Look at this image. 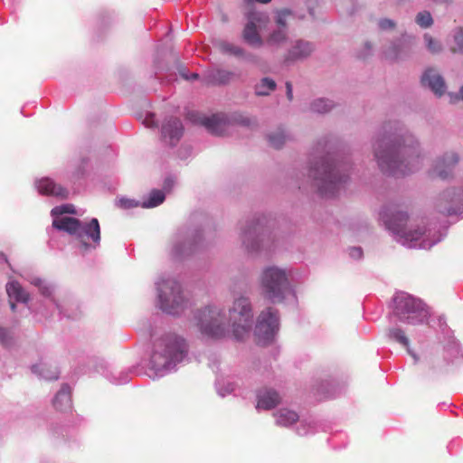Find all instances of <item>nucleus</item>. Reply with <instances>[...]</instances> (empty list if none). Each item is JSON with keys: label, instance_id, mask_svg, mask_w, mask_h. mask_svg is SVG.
Here are the masks:
<instances>
[{"label": "nucleus", "instance_id": "22", "mask_svg": "<svg viewBox=\"0 0 463 463\" xmlns=\"http://www.w3.org/2000/svg\"><path fill=\"white\" fill-rule=\"evenodd\" d=\"M234 77V73L226 70H215L208 73L206 81L212 85H222L229 83Z\"/></svg>", "mask_w": 463, "mask_h": 463}, {"label": "nucleus", "instance_id": "23", "mask_svg": "<svg viewBox=\"0 0 463 463\" xmlns=\"http://www.w3.org/2000/svg\"><path fill=\"white\" fill-rule=\"evenodd\" d=\"M276 423L281 427H288L298 420V415L294 411L280 409L274 413Z\"/></svg>", "mask_w": 463, "mask_h": 463}, {"label": "nucleus", "instance_id": "39", "mask_svg": "<svg viewBox=\"0 0 463 463\" xmlns=\"http://www.w3.org/2000/svg\"><path fill=\"white\" fill-rule=\"evenodd\" d=\"M52 214H63V213L74 214V213H76V211H75V208L73 205L66 204V205L55 207L54 209H52Z\"/></svg>", "mask_w": 463, "mask_h": 463}, {"label": "nucleus", "instance_id": "46", "mask_svg": "<svg viewBox=\"0 0 463 463\" xmlns=\"http://www.w3.org/2000/svg\"><path fill=\"white\" fill-rule=\"evenodd\" d=\"M181 75L183 76V78H184L185 80H197L199 78V74L198 73H191L190 75H187L184 72H181Z\"/></svg>", "mask_w": 463, "mask_h": 463}, {"label": "nucleus", "instance_id": "10", "mask_svg": "<svg viewBox=\"0 0 463 463\" xmlns=\"http://www.w3.org/2000/svg\"><path fill=\"white\" fill-rule=\"evenodd\" d=\"M279 330L278 311L272 307L260 312L258 317L254 335L258 345L269 344Z\"/></svg>", "mask_w": 463, "mask_h": 463}, {"label": "nucleus", "instance_id": "37", "mask_svg": "<svg viewBox=\"0 0 463 463\" xmlns=\"http://www.w3.org/2000/svg\"><path fill=\"white\" fill-rule=\"evenodd\" d=\"M424 39L429 51L432 53H438L441 50L440 44L429 34H425Z\"/></svg>", "mask_w": 463, "mask_h": 463}, {"label": "nucleus", "instance_id": "14", "mask_svg": "<svg viewBox=\"0 0 463 463\" xmlns=\"http://www.w3.org/2000/svg\"><path fill=\"white\" fill-rule=\"evenodd\" d=\"M184 128L179 118H171L162 126V136L169 145H175L183 136Z\"/></svg>", "mask_w": 463, "mask_h": 463}, {"label": "nucleus", "instance_id": "17", "mask_svg": "<svg viewBox=\"0 0 463 463\" xmlns=\"http://www.w3.org/2000/svg\"><path fill=\"white\" fill-rule=\"evenodd\" d=\"M281 398L279 392L273 389H263L258 393V407L264 410H271L279 405Z\"/></svg>", "mask_w": 463, "mask_h": 463}, {"label": "nucleus", "instance_id": "36", "mask_svg": "<svg viewBox=\"0 0 463 463\" xmlns=\"http://www.w3.org/2000/svg\"><path fill=\"white\" fill-rule=\"evenodd\" d=\"M290 14L291 13L288 10H282L278 13L276 23L279 26V29L287 30V20Z\"/></svg>", "mask_w": 463, "mask_h": 463}, {"label": "nucleus", "instance_id": "25", "mask_svg": "<svg viewBox=\"0 0 463 463\" xmlns=\"http://www.w3.org/2000/svg\"><path fill=\"white\" fill-rule=\"evenodd\" d=\"M288 32L285 29H277L271 32L264 43L273 48L281 47L288 41Z\"/></svg>", "mask_w": 463, "mask_h": 463}, {"label": "nucleus", "instance_id": "48", "mask_svg": "<svg viewBox=\"0 0 463 463\" xmlns=\"http://www.w3.org/2000/svg\"><path fill=\"white\" fill-rule=\"evenodd\" d=\"M10 307H11L12 311H14L16 305L14 302L10 301Z\"/></svg>", "mask_w": 463, "mask_h": 463}, {"label": "nucleus", "instance_id": "34", "mask_svg": "<svg viewBox=\"0 0 463 463\" xmlns=\"http://www.w3.org/2000/svg\"><path fill=\"white\" fill-rule=\"evenodd\" d=\"M390 336L404 347H409V339L402 329L394 328L390 330Z\"/></svg>", "mask_w": 463, "mask_h": 463}, {"label": "nucleus", "instance_id": "12", "mask_svg": "<svg viewBox=\"0 0 463 463\" xmlns=\"http://www.w3.org/2000/svg\"><path fill=\"white\" fill-rule=\"evenodd\" d=\"M247 23L242 30L243 41L251 47L260 48L263 46L264 40L260 32L266 27L268 16L260 12L250 11L247 14Z\"/></svg>", "mask_w": 463, "mask_h": 463}, {"label": "nucleus", "instance_id": "13", "mask_svg": "<svg viewBox=\"0 0 463 463\" xmlns=\"http://www.w3.org/2000/svg\"><path fill=\"white\" fill-rule=\"evenodd\" d=\"M458 162L457 154L450 152L444 155L443 157L438 159L431 175L440 179H447L451 176L455 165Z\"/></svg>", "mask_w": 463, "mask_h": 463}, {"label": "nucleus", "instance_id": "16", "mask_svg": "<svg viewBox=\"0 0 463 463\" xmlns=\"http://www.w3.org/2000/svg\"><path fill=\"white\" fill-rule=\"evenodd\" d=\"M423 85L428 86L438 96H441L445 90V83L440 75L432 69L427 70L421 78Z\"/></svg>", "mask_w": 463, "mask_h": 463}, {"label": "nucleus", "instance_id": "26", "mask_svg": "<svg viewBox=\"0 0 463 463\" xmlns=\"http://www.w3.org/2000/svg\"><path fill=\"white\" fill-rule=\"evenodd\" d=\"M218 47L219 50L225 54L232 55L239 58L244 57L246 55V52L243 48L228 42H220Z\"/></svg>", "mask_w": 463, "mask_h": 463}, {"label": "nucleus", "instance_id": "1", "mask_svg": "<svg viewBox=\"0 0 463 463\" xmlns=\"http://www.w3.org/2000/svg\"><path fill=\"white\" fill-rule=\"evenodd\" d=\"M415 144L411 137L403 139L402 144L392 140L391 135L377 141L374 156L382 172L401 177L418 170L420 165Z\"/></svg>", "mask_w": 463, "mask_h": 463}, {"label": "nucleus", "instance_id": "7", "mask_svg": "<svg viewBox=\"0 0 463 463\" xmlns=\"http://www.w3.org/2000/svg\"><path fill=\"white\" fill-rule=\"evenodd\" d=\"M394 315L402 322L411 325L423 323L428 316V310L421 300L406 293H399L394 298Z\"/></svg>", "mask_w": 463, "mask_h": 463}, {"label": "nucleus", "instance_id": "19", "mask_svg": "<svg viewBox=\"0 0 463 463\" xmlns=\"http://www.w3.org/2000/svg\"><path fill=\"white\" fill-rule=\"evenodd\" d=\"M314 51L312 43L305 41H297L294 45L289 49L286 57L288 61H295L298 59L307 58Z\"/></svg>", "mask_w": 463, "mask_h": 463}, {"label": "nucleus", "instance_id": "27", "mask_svg": "<svg viewBox=\"0 0 463 463\" xmlns=\"http://www.w3.org/2000/svg\"><path fill=\"white\" fill-rule=\"evenodd\" d=\"M276 89V82L270 78H263L255 86V93L258 96H267Z\"/></svg>", "mask_w": 463, "mask_h": 463}, {"label": "nucleus", "instance_id": "11", "mask_svg": "<svg viewBox=\"0 0 463 463\" xmlns=\"http://www.w3.org/2000/svg\"><path fill=\"white\" fill-rule=\"evenodd\" d=\"M158 290L160 308L168 314H177L184 303L180 284L174 280L164 281Z\"/></svg>", "mask_w": 463, "mask_h": 463}, {"label": "nucleus", "instance_id": "3", "mask_svg": "<svg viewBox=\"0 0 463 463\" xmlns=\"http://www.w3.org/2000/svg\"><path fill=\"white\" fill-rule=\"evenodd\" d=\"M386 228L400 236L405 242L420 240L426 233L425 226H414L409 220L406 212L398 209H388L382 216Z\"/></svg>", "mask_w": 463, "mask_h": 463}, {"label": "nucleus", "instance_id": "32", "mask_svg": "<svg viewBox=\"0 0 463 463\" xmlns=\"http://www.w3.org/2000/svg\"><path fill=\"white\" fill-rule=\"evenodd\" d=\"M33 371L36 373H39L42 377L46 380H57L58 379V372L57 370L51 371L46 368L45 365L36 364L33 366Z\"/></svg>", "mask_w": 463, "mask_h": 463}, {"label": "nucleus", "instance_id": "29", "mask_svg": "<svg viewBox=\"0 0 463 463\" xmlns=\"http://www.w3.org/2000/svg\"><path fill=\"white\" fill-rule=\"evenodd\" d=\"M165 200V194L160 190H153L150 193L147 202H144L142 206L145 208L156 207L161 204Z\"/></svg>", "mask_w": 463, "mask_h": 463}, {"label": "nucleus", "instance_id": "4", "mask_svg": "<svg viewBox=\"0 0 463 463\" xmlns=\"http://www.w3.org/2000/svg\"><path fill=\"white\" fill-rule=\"evenodd\" d=\"M52 226L58 230L64 231L69 234L75 235L81 242L84 250L89 249V244L84 241L85 237L90 238L94 247L100 241V228L98 219L93 218L90 222L82 224L78 219L73 217H61L54 219Z\"/></svg>", "mask_w": 463, "mask_h": 463}, {"label": "nucleus", "instance_id": "40", "mask_svg": "<svg viewBox=\"0 0 463 463\" xmlns=\"http://www.w3.org/2000/svg\"><path fill=\"white\" fill-rule=\"evenodd\" d=\"M254 234H256V227H250L243 232V243L246 244V247L250 250H257L253 245L250 246L249 244L250 238Z\"/></svg>", "mask_w": 463, "mask_h": 463}, {"label": "nucleus", "instance_id": "2", "mask_svg": "<svg viewBox=\"0 0 463 463\" xmlns=\"http://www.w3.org/2000/svg\"><path fill=\"white\" fill-rule=\"evenodd\" d=\"M343 166L331 158H322L310 168V176L316 182L319 193L324 196H333L347 175L341 174Z\"/></svg>", "mask_w": 463, "mask_h": 463}, {"label": "nucleus", "instance_id": "47", "mask_svg": "<svg viewBox=\"0 0 463 463\" xmlns=\"http://www.w3.org/2000/svg\"><path fill=\"white\" fill-rule=\"evenodd\" d=\"M145 123L147 127H153L155 125L154 116L152 114L147 115Z\"/></svg>", "mask_w": 463, "mask_h": 463}, {"label": "nucleus", "instance_id": "42", "mask_svg": "<svg viewBox=\"0 0 463 463\" xmlns=\"http://www.w3.org/2000/svg\"><path fill=\"white\" fill-rule=\"evenodd\" d=\"M379 26L382 30L393 29L395 23L392 20L384 18L379 21Z\"/></svg>", "mask_w": 463, "mask_h": 463}, {"label": "nucleus", "instance_id": "6", "mask_svg": "<svg viewBox=\"0 0 463 463\" xmlns=\"http://www.w3.org/2000/svg\"><path fill=\"white\" fill-rule=\"evenodd\" d=\"M186 352L187 346L182 337L168 335L156 345L152 361L159 368H168L172 364L182 361Z\"/></svg>", "mask_w": 463, "mask_h": 463}, {"label": "nucleus", "instance_id": "51", "mask_svg": "<svg viewBox=\"0 0 463 463\" xmlns=\"http://www.w3.org/2000/svg\"><path fill=\"white\" fill-rule=\"evenodd\" d=\"M246 1H247V2H249V3H251V2H253V0H246Z\"/></svg>", "mask_w": 463, "mask_h": 463}, {"label": "nucleus", "instance_id": "49", "mask_svg": "<svg viewBox=\"0 0 463 463\" xmlns=\"http://www.w3.org/2000/svg\"><path fill=\"white\" fill-rule=\"evenodd\" d=\"M460 99L463 100V86L461 87L459 90Z\"/></svg>", "mask_w": 463, "mask_h": 463}, {"label": "nucleus", "instance_id": "5", "mask_svg": "<svg viewBox=\"0 0 463 463\" xmlns=\"http://www.w3.org/2000/svg\"><path fill=\"white\" fill-rule=\"evenodd\" d=\"M229 325L232 335L237 340H244L250 335L253 312L250 300L245 297L234 298L232 307L229 309Z\"/></svg>", "mask_w": 463, "mask_h": 463}, {"label": "nucleus", "instance_id": "9", "mask_svg": "<svg viewBox=\"0 0 463 463\" xmlns=\"http://www.w3.org/2000/svg\"><path fill=\"white\" fill-rule=\"evenodd\" d=\"M197 326L202 334L213 338H221L226 333L223 315L216 307H206L200 310Z\"/></svg>", "mask_w": 463, "mask_h": 463}, {"label": "nucleus", "instance_id": "31", "mask_svg": "<svg viewBox=\"0 0 463 463\" xmlns=\"http://www.w3.org/2000/svg\"><path fill=\"white\" fill-rule=\"evenodd\" d=\"M33 371L36 373H39L42 377L46 380H57L58 379V372L57 370L51 371L46 368L45 365L36 364L33 366Z\"/></svg>", "mask_w": 463, "mask_h": 463}, {"label": "nucleus", "instance_id": "20", "mask_svg": "<svg viewBox=\"0 0 463 463\" xmlns=\"http://www.w3.org/2000/svg\"><path fill=\"white\" fill-rule=\"evenodd\" d=\"M411 47V38L400 40L398 43L392 44L386 51V57L391 60H396L402 57V54L410 52Z\"/></svg>", "mask_w": 463, "mask_h": 463}, {"label": "nucleus", "instance_id": "24", "mask_svg": "<svg viewBox=\"0 0 463 463\" xmlns=\"http://www.w3.org/2000/svg\"><path fill=\"white\" fill-rule=\"evenodd\" d=\"M6 292L11 299L18 302H27L29 299V295L17 281L9 282L6 285Z\"/></svg>", "mask_w": 463, "mask_h": 463}, {"label": "nucleus", "instance_id": "44", "mask_svg": "<svg viewBox=\"0 0 463 463\" xmlns=\"http://www.w3.org/2000/svg\"><path fill=\"white\" fill-rule=\"evenodd\" d=\"M350 255L353 258L360 259L363 256V250L361 248H352L350 250Z\"/></svg>", "mask_w": 463, "mask_h": 463}, {"label": "nucleus", "instance_id": "50", "mask_svg": "<svg viewBox=\"0 0 463 463\" xmlns=\"http://www.w3.org/2000/svg\"><path fill=\"white\" fill-rule=\"evenodd\" d=\"M365 46H366V48H367L368 50H371V48H372L371 44H369V43H366V44H365Z\"/></svg>", "mask_w": 463, "mask_h": 463}, {"label": "nucleus", "instance_id": "41", "mask_svg": "<svg viewBox=\"0 0 463 463\" xmlns=\"http://www.w3.org/2000/svg\"><path fill=\"white\" fill-rule=\"evenodd\" d=\"M118 205L125 209L137 207L138 205L134 200L122 198L118 201Z\"/></svg>", "mask_w": 463, "mask_h": 463}, {"label": "nucleus", "instance_id": "18", "mask_svg": "<svg viewBox=\"0 0 463 463\" xmlns=\"http://www.w3.org/2000/svg\"><path fill=\"white\" fill-rule=\"evenodd\" d=\"M203 125L213 134L222 136L230 128V123L225 118L219 115H213L210 118H205Z\"/></svg>", "mask_w": 463, "mask_h": 463}, {"label": "nucleus", "instance_id": "28", "mask_svg": "<svg viewBox=\"0 0 463 463\" xmlns=\"http://www.w3.org/2000/svg\"><path fill=\"white\" fill-rule=\"evenodd\" d=\"M449 194H444L440 195L437 200L435 206L439 213L445 214V215H451L455 213L454 208L451 206L450 202H449Z\"/></svg>", "mask_w": 463, "mask_h": 463}, {"label": "nucleus", "instance_id": "21", "mask_svg": "<svg viewBox=\"0 0 463 463\" xmlns=\"http://www.w3.org/2000/svg\"><path fill=\"white\" fill-rule=\"evenodd\" d=\"M71 388L69 385L63 384L55 395L53 406L58 411H65L71 407Z\"/></svg>", "mask_w": 463, "mask_h": 463}, {"label": "nucleus", "instance_id": "38", "mask_svg": "<svg viewBox=\"0 0 463 463\" xmlns=\"http://www.w3.org/2000/svg\"><path fill=\"white\" fill-rule=\"evenodd\" d=\"M456 45L452 47L453 52H463V29H459L454 36Z\"/></svg>", "mask_w": 463, "mask_h": 463}, {"label": "nucleus", "instance_id": "45", "mask_svg": "<svg viewBox=\"0 0 463 463\" xmlns=\"http://www.w3.org/2000/svg\"><path fill=\"white\" fill-rule=\"evenodd\" d=\"M286 89H287V97H288V100H292L293 90H292V84L289 81L286 82Z\"/></svg>", "mask_w": 463, "mask_h": 463}, {"label": "nucleus", "instance_id": "35", "mask_svg": "<svg viewBox=\"0 0 463 463\" xmlns=\"http://www.w3.org/2000/svg\"><path fill=\"white\" fill-rule=\"evenodd\" d=\"M432 17L427 11L420 12L416 16V23L423 28L430 27L432 24Z\"/></svg>", "mask_w": 463, "mask_h": 463}, {"label": "nucleus", "instance_id": "8", "mask_svg": "<svg viewBox=\"0 0 463 463\" xmlns=\"http://www.w3.org/2000/svg\"><path fill=\"white\" fill-rule=\"evenodd\" d=\"M260 282L262 294L266 298L273 303L283 301L284 292L288 286L285 270L278 267H268L263 269Z\"/></svg>", "mask_w": 463, "mask_h": 463}, {"label": "nucleus", "instance_id": "43", "mask_svg": "<svg viewBox=\"0 0 463 463\" xmlns=\"http://www.w3.org/2000/svg\"><path fill=\"white\" fill-rule=\"evenodd\" d=\"M0 341L5 345H8L10 344L9 333L6 329L2 327H0Z\"/></svg>", "mask_w": 463, "mask_h": 463}, {"label": "nucleus", "instance_id": "33", "mask_svg": "<svg viewBox=\"0 0 463 463\" xmlns=\"http://www.w3.org/2000/svg\"><path fill=\"white\" fill-rule=\"evenodd\" d=\"M269 141L270 146L274 148H280L286 141V136L281 130H279L276 133L269 135Z\"/></svg>", "mask_w": 463, "mask_h": 463}, {"label": "nucleus", "instance_id": "30", "mask_svg": "<svg viewBox=\"0 0 463 463\" xmlns=\"http://www.w3.org/2000/svg\"><path fill=\"white\" fill-rule=\"evenodd\" d=\"M334 105L330 100L323 99H317L311 104L312 111L317 113L328 112L332 109Z\"/></svg>", "mask_w": 463, "mask_h": 463}, {"label": "nucleus", "instance_id": "15", "mask_svg": "<svg viewBox=\"0 0 463 463\" xmlns=\"http://www.w3.org/2000/svg\"><path fill=\"white\" fill-rule=\"evenodd\" d=\"M38 190L41 194L45 195H52L65 199L68 197L69 192L61 184H56L50 178H43L38 182Z\"/></svg>", "mask_w": 463, "mask_h": 463}]
</instances>
